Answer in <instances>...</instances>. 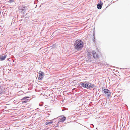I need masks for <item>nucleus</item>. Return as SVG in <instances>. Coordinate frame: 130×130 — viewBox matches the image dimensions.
Listing matches in <instances>:
<instances>
[{
	"label": "nucleus",
	"instance_id": "f257e3e1",
	"mask_svg": "<svg viewBox=\"0 0 130 130\" xmlns=\"http://www.w3.org/2000/svg\"><path fill=\"white\" fill-rule=\"evenodd\" d=\"M83 43L80 40H76L74 44L75 48L77 50L82 49L83 47Z\"/></svg>",
	"mask_w": 130,
	"mask_h": 130
},
{
	"label": "nucleus",
	"instance_id": "f03ea898",
	"mask_svg": "<svg viewBox=\"0 0 130 130\" xmlns=\"http://www.w3.org/2000/svg\"><path fill=\"white\" fill-rule=\"evenodd\" d=\"M82 86L84 88H92L94 87V85L90 83L85 82L82 83Z\"/></svg>",
	"mask_w": 130,
	"mask_h": 130
},
{
	"label": "nucleus",
	"instance_id": "7ed1b4c3",
	"mask_svg": "<svg viewBox=\"0 0 130 130\" xmlns=\"http://www.w3.org/2000/svg\"><path fill=\"white\" fill-rule=\"evenodd\" d=\"M102 92H104L105 94L108 98H110L111 95L110 91L107 89H102Z\"/></svg>",
	"mask_w": 130,
	"mask_h": 130
},
{
	"label": "nucleus",
	"instance_id": "20e7f679",
	"mask_svg": "<svg viewBox=\"0 0 130 130\" xmlns=\"http://www.w3.org/2000/svg\"><path fill=\"white\" fill-rule=\"evenodd\" d=\"M44 75V73L41 71H40L39 73V75L38 76V79L41 80L42 79L43 76Z\"/></svg>",
	"mask_w": 130,
	"mask_h": 130
},
{
	"label": "nucleus",
	"instance_id": "39448f33",
	"mask_svg": "<svg viewBox=\"0 0 130 130\" xmlns=\"http://www.w3.org/2000/svg\"><path fill=\"white\" fill-rule=\"evenodd\" d=\"M92 54L94 58H98V55L94 51H93L92 52Z\"/></svg>",
	"mask_w": 130,
	"mask_h": 130
},
{
	"label": "nucleus",
	"instance_id": "423d86ee",
	"mask_svg": "<svg viewBox=\"0 0 130 130\" xmlns=\"http://www.w3.org/2000/svg\"><path fill=\"white\" fill-rule=\"evenodd\" d=\"M6 55H0V60L2 61L4 60L6 58Z\"/></svg>",
	"mask_w": 130,
	"mask_h": 130
},
{
	"label": "nucleus",
	"instance_id": "0eeeda50",
	"mask_svg": "<svg viewBox=\"0 0 130 130\" xmlns=\"http://www.w3.org/2000/svg\"><path fill=\"white\" fill-rule=\"evenodd\" d=\"M60 122H63L66 119V117L63 116H61V117L60 118Z\"/></svg>",
	"mask_w": 130,
	"mask_h": 130
},
{
	"label": "nucleus",
	"instance_id": "6e6552de",
	"mask_svg": "<svg viewBox=\"0 0 130 130\" xmlns=\"http://www.w3.org/2000/svg\"><path fill=\"white\" fill-rule=\"evenodd\" d=\"M102 4L99 3L97 5V7L99 9H100L101 8Z\"/></svg>",
	"mask_w": 130,
	"mask_h": 130
},
{
	"label": "nucleus",
	"instance_id": "1a4fd4ad",
	"mask_svg": "<svg viewBox=\"0 0 130 130\" xmlns=\"http://www.w3.org/2000/svg\"><path fill=\"white\" fill-rule=\"evenodd\" d=\"M0 91L4 93L5 91V88H2L1 87V86H0Z\"/></svg>",
	"mask_w": 130,
	"mask_h": 130
},
{
	"label": "nucleus",
	"instance_id": "9d476101",
	"mask_svg": "<svg viewBox=\"0 0 130 130\" xmlns=\"http://www.w3.org/2000/svg\"><path fill=\"white\" fill-rule=\"evenodd\" d=\"M53 123L52 121H51V122H46V125H50L52 124V123Z\"/></svg>",
	"mask_w": 130,
	"mask_h": 130
},
{
	"label": "nucleus",
	"instance_id": "9b49d317",
	"mask_svg": "<svg viewBox=\"0 0 130 130\" xmlns=\"http://www.w3.org/2000/svg\"><path fill=\"white\" fill-rule=\"evenodd\" d=\"M29 100L28 99H26L25 101H23L22 102L23 103H26L28 102L29 101Z\"/></svg>",
	"mask_w": 130,
	"mask_h": 130
},
{
	"label": "nucleus",
	"instance_id": "f8f14e48",
	"mask_svg": "<svg viewBox=\"0 0 130 130\" xmlns=\"http://www.w3.org/2000/svg\"><path fill=\"white\" fill-rule=\"evenodd\" d=\"M87 54V56L90 57H91V54L90 52H88Z\"/></svg>",
	"mask_w": 130,
	"mask_h": 130
},
{
	"label": "nucleus",
	"instance_id": "ddd939ff",
	"mask_svg": "<svg viewBox=\"0 0 130 130\" xmlns=\"http://www.w3.org/2000/svg\"><path fill=\"white\" fill-rule=\"evenodd\" d=\"M29 98V97H23L22 99V100H25L26 99Z\"/></svg>",
	"mask_w": 130,
	"mask_h": 130
},
{
	"label": "nucleus",
	"instance_id": "4468645a",
	"mask_svg": "<svg viewBox=\"0 0 130 130\" xmlns=\"http://www.w3.org/2000/svg\"><path fill=\"white\" fill-rule=\"evenodd\" d=\"M3 93H4L0 91V96H1V95Z\"/></svg>",
	"mask_w": 130,
	"mask_h": 130
},
{
	"label": "nucleus",
	"instance_id": "2eb2a0df",
	"mask_svg": "<svg viewBox=\"0 0 130 130\" xmlns=\"http://www.w3.org/2000/svg\"><path fill=\"white\" fill-rule=\"evenodd\" d=\"M39 105L40 106H42V104H39Z\"/></svg>",
	"mask_w": 130,
	"mask_h": 130
},
{
	"label": "nucleus",
	"instance_id": "dca6fc26",
	"mask_svg": "<svg viewBox=\"0 0 130 130\" xmlns=\"http://www.w3.org/2000/svg\"><path fill=\"white\" fill-rule=\"evenodd\" d=\"M25 10H24V9H23L22 10V11H25Z\"/></svg>",
	"mask_w": 130,
	"mask_h": 130
},
{
	"label": "nucleus",
	"instance_id": "f3484780",
	"mask_svg": "<svg viewBox=\"0 0 130 130\" xmlns=\"http://www.w3.org/2000/svg\"><path fill=\"white\" fill-rule=\"evenodd\" d=\"M94 39H95V37H94Z\"/></svg>",
	"mask_w": 130,
	"mask_h": 130
}]
</instances>
